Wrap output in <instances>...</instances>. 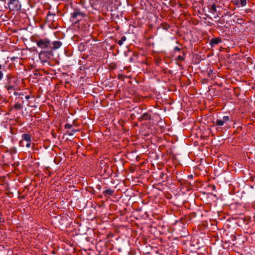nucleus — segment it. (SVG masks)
Wrapping results in <instances>:
<instances>
[{"instance_id": "1", "label": "nucleus", "mask_w": 255, "mask_h": 255, "mask_svg": "<svg viewBox=\"0 0 255 255\" xmlns=\"http://www.w3.org/2000/svg\"><path fill=\"white\" fill-rule=\"evenodd\" d=\"M85 16V13L81 11L78 9H75L71 13L70 19L73 22L76 23L81 20Z\"/></svg>"}, {"instance_id": "2", "label": "nucleus", "mask_w": 255, "mask_h": 255, "mask_svg": "<svg viewBox=\"0 0 255 255\" xmlns=\"http://www.w3.org/2000/svg\"><path fill=\"white\" fill-rule=\"evenodd\" d=\"M20 146L26 147L29 148L31 145V135L27 133H24L22 134L21 139L19 142Z\"/></svg>"}, {"instance_id": "3", "label": "nucleus", "mask_w": 255, "mask_h": 255, "mask_svg": "<svg viewBox=\"0 0 255 255\" xmlns=\"http://www.w3.org/2000/svg\"><path fill=\"white\" fill-rule=\"evenodd\" d=\"M35 42L37 47L43 50L50 49L51 45L50 40L47 38L37 39L35 41Z\"/></svg>"}, {"instance_id": "4", "label": "nucleus", "mask_w": 255, "mask_h": 255, "mask_svg": "<svg viewBox=\"0 0 255 255\" xmlns=\"http://www.w3.org/2000/svg\"><path fill=\"white\" fill-rule=\"evenodd\" d=\"M53 51L50 49L49 50H42L39 53V57L43 62H47L53 56Z\"/></svg>"}, {"instance_id": "5", "label": "nucleus", "mask_w": 255, "mask_h": 255, "mask_svg": "<svg viewBox=\"0 0 255 255\" xmlns=\"http://www.w3.org/2000/svg\"><path fill=\"white\" fill-rule=\"evenodd\" d=\"M7 5L8 9L10 11H18L20 9L21 7L19 0H8Z\"/></svg>"}, {"instance_id": "6", "label": "nucleus", "mask_w": 255, "mask_h": 255, "mask_svg": "<svg viewBox=\"0 0 255 255\" xmlns=\"http://www.w3.org/2000/svg\"><path fill=\"white\" fill-rule=\"evenodd\" d=\"M231 119L229 116H225L220 119H217L215 121H213L214 124L218 127L223 126L224 125H227L231 122Z\"/></svg>"}, {"instance_id": "7", "label": "nucleus", "mask_w": 255, "mask_h": 255, "mask_svg": "<svg viewBox=\"0 0 255 255\" xmlns=\"http://www.w3.org/2000/svg\"><path fill=\"white\" fill-rule=\"evenodd\" d=\"M221 42H222V38L218 37L211 39L209 41V44L211 47H213Z\"/></svg>"}, {"instance_id": "8", "label": "nucleus", "mask_w": 255, "mask_h": 255, "mask_svg": "<svg viewBox=\"0 0 255 255\" xmlns=\"http://www.w3.org/2000/svg\"><path fill=\"white\" fill-rule=\"evenodd\" d=\"M51 44L50 49L53 51L60 48L62 46V43L60 41H54Z\"/></svg>"}, {"instance_id": "9", "label": "nucleus", "mask_w": 255, "mask_h": 255, "mask_svg": "<svg viewBox=\"0 0 255 255\" xmlns=\"http://www.w3.org/2000/svg\"><path fill=\"white\" fill-rule=\"evenodd\" d=\"M151 115L149 113H144L138 118V120L139 122H142L143 121H149L151 120Z\"/></svg>"}, {"instance_id": "10", "label": "nucleus", "mask_w": 255, "mask_h": 255, "mask_svg": "<svg viewBox=\"0 0 255 255\" xmlns=\"http://www.w3.org/2000/svg\"><path fill=\"white\" fill-rule=\"evenodd\" d=\"M183 55H178L176 58L175 61L177 62V65L179 66H181L182 64L180 63V62L183 61L185 60V53L184 52H182Z\"/></svg>"}, {"instance_id": "11", "label": "nucleus", "mask_w": 255, "mask_h": 255, "mask_svg": "<svg viewBox=\"0 0 255 255\" xmlns=\"http://www.w3.org/2000/svg\"><path fill=\"white\" fill-rule=\"evenodd\" d=\"M17 82V80L16 79H13V80L6 81L5 82L4 85L11 86H16Z\"/></svg>"}, {"instance_id": "12", "label": "nucleus", "mask_w": 255, "mask_h": 255, "mask_svg": "<svg viewBox=\"0 0 255 255\" xmlns=\"http://www.w3.org/2000/svg\"><path fill=\"white\" fill-rule=\"evenodd\" d=\"M114 193V190L111 189H107L103 191V194L105 196H111Z\"/></svg>"}, {"instance_id": "13", "label": "nucleus", "mask_w": 255, "mask_h": 255, "mask_svg": "<svg viewBox=\"0 0 255 255\" xmlns=\"http://www.w3.org/2000/svg\"><path fill=\"white\" fill-rule=\"evenodd\" d=\"M16 86H11L4 85V88L9 92L10 93L12 91H15Z\"/></svg>"}, {"instance_id": "14", "label": "nucleus", "mask_w": 255, "mask_h": 255, "mask_svg": "<svg viewBox=\"0 0 255 255\" xmlns=\"http://www.w3.org/2000/svg\"><path fill=\"white\" fill-rule=\"evenodd\" d=\"M210 10L213 14H215V12H217L216 6L215 3L211 4Z\"/></svg>"}, {"instance_id": "15", "label": "nucleus", "mask_w": 255, "mask_h": 255, "mask_svg": "<svg viewBox=\"0 0 255 255\" xmlns=\"http://www.w3.org/2000/svg\"><path fill=\"white\" fill-rule=\"evenodd\" d=\"M126 40L127 37L125 36H123L121 37V39L119 40L117 43L120 46H122L124 42L126 41Z\"/></svg>"}, {"instance_id": "16", "label": "nucleus", "mask_w": 255, "mask_h": 255, "mask_svg": "<svg viewBox=\"0 0 255 255\" xmlns=\"http://www.w3.org/2000/svg\"><path fill=\"white\" fill-rule=\"evenodd\" d=\"M22 107V105L21 104L18 103V102L15 103L13 106V108L17 111L21 109Z\"/></svg>"}, {"instance_id": "17", "label": "nucleus", "mask_w": 255, "mask_h": 255, "mask_svg": "<svg viewBox=\"0 0 255 255\" xmlns=\"http://www.w3.org/2000/svg\"><path fill=\"white\" fill-rule=\"evenodd\" d=\"M161 27L166 30H168L170 27V25L167 23H162L160 25Z\"/></svg>"}, {"instance_id": "18", "label": "nucleus", "mask_w": 255, "mask_h": 255, "mask_svg": "<svg viewBox=\"0 0 255 255\" xmlns=\"http://www.w3.org/2000/svg\"><path fill=\"white\" fill-rule=\"evenodd\" d=\"M9 152L11 154H14L17 153V149L15 147H11L9 149Z\"/></svg>"}, {"instance_id": "19", "label": "nucleus", "mask_w": 255, "mask_h": 255, "mask_svg": "<svg viewBox=\"0 0 255 255\" xmlns=\"http://www.w3.org/2000/svg\"><path fill=\"white\" fill-rule=\"evenodd\" d=\"M6 81H9V80H13V79H16L15 78L13 77L10 74L7 75L6 76Z\"/></svg>"}, {"instance_id": "20", "label": "nucleus", "mask_w": 255, "mask_h": 255, "mask_svg": "<svg viewBox=\"0 0 255 255\" xmlns=\"http://www.w3.org/2000/svg\"><path fill=\"white\" fill-rule=\"evenodd\" d=\"M240 2L242 6H244L247 4V0H240Z\"/></svg>"}, {"instance_id": "21", "label": "nucleus", "mask_w": 255, "mask_h": 255, "mask_svg": "<svg viewBox=\"0 0 255 255\" xmlns=\"http://www.w3.org/2000/svg\"><path fill=\"white\" fill-rule=\"evenodd\" d=\"M64 127L65 128L70 129L72 128L73 126L71 124L67 123L65 125Z\"/></svg>"}, {"instance_id": "22", "label": "nucleus", "mask_w": 255, "mask_h": 255, "mask_svg": "<svg viewBox=\"0 0 255 255\" xmlns=\"http://www.w3.org/2000/svg\"><path fill=\"white\" fill-rule=\"evenodd\" d=\"M55 16L54 14H51L50 13V12H48L47 15V19L50 18L51 17H54Z\"/></svg>"}, {"instance_id": "23", "label": "nucleus", "mask_w": 255, "mask_h": 255, "mask_svg": "<svg viewBox=\"0 0 255 255\" xmlns=\"http://www.w3.org/2000/svg\"><path fill=\"white\" fill-rule=\"evenodd\" d=\"M164 176H165V173L164 172H161L160 173L159 177H160V179H163Z\"/></svg>"}, {"instance_id": "24", "label": "nucleus", "mask_w": 255, "mask_h": 255, "mask_svg": "<svg viewBox=\"0 0 255 255\" xmlns=\"http://www.w3.org/2000/svg\"><path fill=\"white\" fill-rule=\"evenodd\" d=\"M180 50H181V48H180L179 47H178L177 46H175L174 48V51H180Z\"/></svg>"}, {"instance_id": "25", "label": "nucleus", "mask_w": 255, "mask_h": 255, "mask_svg": "<svg viewBox=\"0 0 255 255\" xmlns=\"http://www.w3.org/2000/svg\"><path fill=\"white\" fill-rule=\"evenodd\" d=\"M3 77V74L2 71H0V81L2 80Z\"/></svg>"}, {"instance_id": "26", "label": "nucleus", "mask_w": 255, "mask_h": 255, "mask_svg": "<svg viewBox=\"0 0 255 255\" xmlns=\"http://www.w3.org/2000/svg\"><path fill=\"white\" fill-rule=\"evenodd\" d=\"M14 95H16V96H17V95H19V96L20 95H22L23 96V94H22L21 93H18L17 92H14Z\"/></svg>"}, {"instance_id": "27", "label": "nucleus", "mask_w": 255, "mask_h": 255, "mask_svg": "<svg viewBox=\"0 0 255 255\" xmlns=\"http://www.w3.org/2000/svg\"><path fill=\"white\" fill-rule=\"evenodd\" d=\"M29 98H30V96H29V95H26V96H25V99H26L28 100V99H29Z\"/></svg>"}, {"instance_id": "28", "label": "nucleus", "mask_w": 255, "mask_h": 255, "mask_svg": "<svg viewBox=\"0 0 255 255\" xmlns=\"http://www.w3.org/2000/svg\"><path fill=\"white\" fill-rule=\"evenodd\" d=\"M192 175H190L188 176V178H192Z\"/></svg>"}, {"instance_id": "29", "label": "nucleus", "mask_w": 255, "mask_h": 255, "mask_svg": "<svg viewBox=\"0 0 255 255\" xmlns=\"http://www.w3.org/2000/svg\"><path fill=\"white\" fill-rule=\"evenodd\" d=\"M1 68H2V66L0 64V70L1 69Z\"/></svg>"}, {"instance_id": "30", "label": "nucleus", "mask_w": 255, "mask_h": 255, "mask_svg": "<svg viewBox=\"0 0 255 255\" xmlns=\"http://www.w3.org/2000/svg\"><path fill=\"white\" fill-rule=\"evenodd\" d=\"M1 218H0V223H1V222H2V221H1Z\"/></svg>"}, {"instance_id": "31", "label": "nucleus", "mask_w": 255, "mask_h": 255, "mask_svg": "<svg viewBox=\"0 0 255 255\" xmlns=\"http://www.w3.org/2000/svg\"><path fill=\"white\" fill-rule=\"evenodd\" d=\"M215 188V186H213V189H214Z\"/></svg>"}, {"instance_id": "32", "label": "nucleus", "mask_w": 255, "mask_h": 255, "mask_svg": "<svg viewBox=\"0 0 255 255\" xmlns=\"http://www.w3.org/2000/svg\"><path fill=\"white\" fill-rule=\"evenodd\" d=\"M215 188V186H213V189H214Z\"/></svg>"}, {"instance_id": "33", "label": "nucleus", "mask_w": 255, "mask_h": 255, "mask_svg": "<svg viewBox=\"0 0 255 255\" xmlns=\"http://www.w3.org/2000/svg\"><path fill=\"white\" fill-rule=\"evenodd\" d=\"M212 72V70H210V73H211Z\"/></svg>"}, {"instance_id": "34", "label": "nucleus", "mask_w": 255, "mask_h": 255, "mask_svg": "<svg viewBox=\"0 0 255 255\" xmlns=\"http://www.w3.org/2000/svg\"><path fill=\"white\" fill-rule=\"evenodd\" d=\"M212 72V70H210V73H211Z\"/></svg>"}]
</instances>
